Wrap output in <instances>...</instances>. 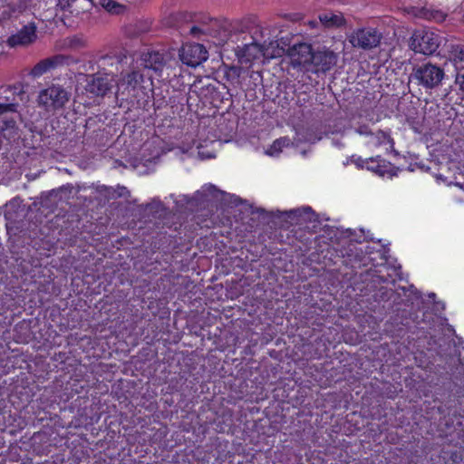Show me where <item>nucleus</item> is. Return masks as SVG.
Returning a JSON list of instances; mask_svg holds the SVG:
<instances>
[{
	"instance_id": "1",
	"label": "nucleus",
	"mask_w": 464,
	"mask_h": 464,
	"mask_svg": "<svg viewBox=\"0 0 464 464\" xmlns=\"http://www.w3.org/2000/svg\"><path fill=\"white\" fill-rule=\"evenodd\" d=\"M152 77L153 74H145L135 67L116 82L115 94L121 99L137 98L152 84Z\"/></svg>"
},
{
	"instance_id": "2",
	"label": "nucleus",
	"mask_w": 464,
	"mask_h": 464,
	"mask_svg": "<svg viewBox=\"0 0 464 464\" xmlns=\"http://www.w3.org/2000/svg\"><path fill=\"white\" fill-rule=\"evenodd\" d=\"M71 92L65 87L60 84H51L41 90L37 95L38 106L45 111L55 112L63 109L70 101Z\"/></svg>"
},
{
	"instance_id": "3",
	"label": "nucleus",
	"mask_w": 464,
	"mask_h": 464,
	"mask_svg": "<svg viewBox=\"0 0 464 464\" xmlns=\"http://www.w3.org/2000/svg\"><path fill=\"white\" fill-rule=\"evenodd\" d=\"M442 38L434 30L420 28L413 32L410 38V48L417 53L425 55L434 53L440 45Z\"/></svg>"
},
{
	"instance_id": "4",
	"label": "nucleus",
	"mask_w": 464,
	"mask_h": 464,
	"mask_svg": "<svg viewBox=\"0 0 464 464\" xmlns=\"http://www.w3.org/2000/svg\"><path fill=\"white\" fill-rule=\"evenodd\" d=\"M444 76L443 69L430 63L418 66L412 72L413 79L425 89L438 87L440 85Z\"/></svg>"
},
{
	"instance_id": "5",
	"label": "nucleus",
	"mask_w": 464,
	"mask_h": 464,
	"mask_svg": "<svg viewBox=\"0 0 464 464\" xmlns=\"http://www.w3.org/2000/svg\"><path fill=\"white\" fill-rule=\"evenodd\" d=\"M382 34L373 27H362L353 30L348 36V42L354 48L371 50L377 47Z\"/></svg>"
},
{
	"instance_id": "6",
	"label": "nucleus",
	"mask_w": 464,
	"mask_h": 464,
	"mask_svg": "<svg viewBox=\"0 0 464 464\" xmlns=\"http://www.w3.org/2000/svg\"><path fill=\"white\" fill-rule=\"evenodd\" d=\"M338 61V54L327 47L313 51V60L309 72L319 73L326 72L334 67Z\"/></svg>"
},
{
	"instance_id": "7",
	"label": "nucleus",
	"mask_w": 464,
	"mask_h": 464,
	"mask_svg": "<svg viewBox=\"0 0 464 464\" xmlns=\"http://www.w3.org/2000/svg\"><path fill=\"white\" fill-rule=\"evenodd\" d=\"M287 55L293 67L309 72L313 60V50L310 44L305 43L294 44L287 50Z\"/></svg>"
},
{
	"instance_id": "8",
	"label": "nucleus",
	"mask_w": 464,
	"mask_h": 464,
	"mask_svg": "<svg viewBox=\"0 0 464 464\" xmlns=\"http://www.w3.org/2000/svg\"><path fill=\"white\" fill-rule=\"evenodd\" d=\"M179 55L183 63L196 67L208 59V51L200 44H185Z\"/></svg>"
},
{
	"instance_id": "9",
	"label": "nucleus",
	"mask_w": 464,
	"mask_h": 464,
	"mask_svg": "<svg viewBox=\"0 0 464 464\" xmlns=\"http://www.w3.org/2000/svg\"><path fill=\"white\" fill-rule=\"evenodd\" d=\"M164 59L158 52L143 53L136 62V68L145 74H158L164 67Z\"/></svg>"
},
{
	"instance_id": "10",
	"label": "nucleus",
	"mask_w": 464,
	"mask_h": 464,
	"mask_svg": "<svg viewBox=\"0 0 464 464\" xmlns=\"http://www.w3.org/2000/svg\"><path fill=\"white\" fill-rule=\"evenodd\" d=\"M36 39V26L34 24L30 23L12 34L7 39V44L11 47H24L34 44Z\"/></svg>"
},
{
	"instance_id": "11",
	"label": "nucleus",
	"mask_w": 464,
	"mask_h": 464,
	"mask_svg": "<svg viewBox=\"0 0 464 464\" xmlns=\"http://www.w3.org/2000/svg\"><path fill=\"white\" fill-rule=\"evenodd\" d=\"M114 82L113 75L99 72L90 78L86 90L97 96H103L114 86Z\"/></svg>"
},
{
	"instance_id": "12",
	"label": "nucleus",
	"mask_w": 464,
	"mask_h": 464,
	"mask_svg": "<svg viewBox=\"0 0 464 464\" xmlns=\"http://www.w3.org/2000/svg\"><path fill=\"white\" fill-rule=\"evenodd\" d=\"M236 54L241 64L251 65L255 62H264L262 45L257 44H250L243 47H238Z\"/></svg>"
},
{
	"instance_id": "13",
	"label": "nucleus",
	"mask_w": 464,
	"mask_h": 464,
	"mask_svg": "<svg viewBox=\"0 0 464 464\" xmlns=\"http://www.w3.org/2000/svg\"><path fill=\"white\" fill-rule=\"evenodd\" d=\"M63 62V57L59 56V55L44 59V60L40 61L39 63H37L32 68L29 74H30V76H32L34 79L40 78L44 74L49 72L50 71H52L53 69L57 67Z\"/></svg>"
},
{
	"instance_id": "14",
	"label": "nucleus",
	"mask_w": 464,
	"mask_h": 464,
	"mask_svg": "<svg viewBox=\"0 0 464 464\" xmlns=\"http://www.w3.org/2000/svg\"><path fill=\"white\" fill-rule=\"evenodd\" d=\"M17 102L16 98L14 97L10 102H0V120L4 122L5 127H0V130L5 132V130L12 131L14 128V121L6 119L5 114L9 112H14L16 111Z\"/></svg>"
},
{
	"instance_id": "15",
	"label": "nucleus",
	"mask_w": 464,
	"mask_h": 464,
	"mask_svg": "<svg viewBox=\"0 0 464 464\" xmlns=\"http://www.w3.org/2000/svg\"><path fill=\"white\" fill-rule=\"evenodd\" d=\"M449 60L457 71L464 69V45H451L449 50Z\"/></svg>"
},
{
	"instance_id": "16",
	"label": "nucleus",
	"mask_w": 464,
	"mask_h": 464,
	"mask_svg": "<svg viewBox=\"0 0 464 464\" xmlns=\"http://www.w3.org/2000/svg\"><path fill=\"white\" fill-rule=\"evenodd\" d=\"M319 21L326 28L342 26L345 19L342 14L324 13L319 15Z\"/></svg>"
},
{
	"instance_id": "17",
	"label": "nucleus",
	"mask_w": 464,
	"mask_h": 464,
	"mask_svg": "<svg viewBox=\"0 0 464 464\" xmlns=\"http://www.w3.org/2000/svg\"><path fill=\"white\" fill-rule=\"evenodd\" d=\"M368 144L372 147H380L382 145L392 146V140L388 134L382 130H378L371 134Z\"/></svg>"
},
{
	"instance_id": "18",
	"label": "nucleus",
	"mask_w": 464,
	"mask_h": 464,
	"mask_svg": "<svg viewBox=\"0 0 464 464\" xmlns=\"http://www.w3.org/2000/svg\"><path fill=\"white\" fill-rule=\"evenodd\" d=\"M218 194H222L214 185L207 184L204 185L200 190L196 193V197L202 200H209L211 198H217Z\"/></svg>"
},
{
	"instance_id": "19",
	"label": "nucleus",
	"mask_w": 464,
	"mask_h": 464,
	"mask_svg": "<svg viewBox=\"0 0 464 464\" xmlns=\"http://www.w3.org/2000/svg\"><path fill=\"white\" fill-rule=\"evenodd\" d=\"M262 51L264 53V61L279 57L284 53V49L278 46V44L274 42H271L266 45H262Z\"/></svg>"
},
{
	"instance_id": "20",
	"label": "nucleus",
	"mask_w": 464,
	"mask_h": 464,
	"mask_svg": "<svg viewBox=\"0 0 464 464\" xmlns=\"http://www.w3.org/2000/svg\"><path fill=\"white\" fill-rule=\"evenodd\" d=\"M290 144L289 139L284 137L277 139L274 143L267 149L266 153L272 157H277L282 151L283 148L288 147Z\"/></svg>"
},
{
	"instance_id": "21",
	"label": "nucleus",
	"mask_w": 464,
	"mask_h": 464,
	"mask_svg": "<svg viewBox=\"0 0 464 464\" xmlns=\"http://www.w3.org/2000/svg\"><path fill=\"white\" fill-rule=\"evenodd\" d=\"M102 6L109 13L119 14L124 12V6L117 4L112 0H102L101 2Z\"/></svg>"
},
{
	"instance_id": "22",
	"label": "nucleus",
	"mask_w": 464,
	"mask_h": 464,
	"mask_svg": "<svg viewBox=\"0 0 464 464\" xmlns=\"http://www.w3.org/2000/svg\"><path fill=\"white\" fill-rule=\"evenodd\" d=\"M85 44V41L82 38V37H79V36H72V37H68L66 40H65V44L68 48H72V49H78V48H81Z\"/></svg>"
},
{
	"instance_id": "23",
	"label": "nucleus",
	"mask_w": 464,
	"mask_h": 464,
	"mask_svg": "<svg viewBox=\"0 0 464 464\" xmlns=\"http://www.w3.org/2000/svg\"><path fill=\"white\" fill-rule=\"evenodd\" d=\"M312 211L311 208H296V209H291L286 212L289 218H298L301 217L303 214H309Z\"/></svg>"
},
{
	"instance_id": "24",
	"label": "nucleus",
	"mask_w": 464,
	"mask_h": 464,
	"mask_svg": "<svg viewBox=\"0 0 464 464\" xmlns=\"http://www.w3.org/2000/svg\"><path fill=\"white\" fill-rule=\"evenodd\" d=\"M427 18L432 19V20L440 23V22H442L445 20L446 14L440 11H434Z\"/></svg>"
},
{
	"instance_id": "25",
	"label": "nucleus",
	"mask_w": 464,
	"mask_h": 464,
	"mask_svg": "<svg viewBox=\"0 0 464 464\" xmlns=\"http://www.w3.org/2000/svg\"><path fill=\"white\" fill-rule=\"evenodd\" d=\"M455 83L459 89L464 92V72H458L455 78Z\"/></svg>"
},
{
	"instance_id": "26",
	"label": "nucleus",
	"mask_w": 464,
	"mask_h": 464,
	"mask_svg": "<svg viewBox=\"0 0 464 464\" xmlns=\"http://www.w3.org/2000/svg\"><path fill=\"white\" fill-rule=\"evenodd\" d=\"M356 132L359 133L360 135H365V136H371V134L372 133V130L369 129L368 126H360L357 130H356Z\"/></svg>"
},
{
	"instance_id": "27",
	"label": "nucleus",
	"mask_w": 464,
	"mask_h": 464,
	"mask_svg": "<svg viewBox=\"0 0 464 464\" xmlns=\"http://www.w3.org/2000/svg\"><path fill=\"white\" fill-rule=\"evenodd\" d=\"M199 32H200V29L197 26H192L189 31L190 34L193 36H196Z\"/></svg>"
},
{
	"instance_id": "28",
	"label": "nucleus",
	"mask_w": 464,
	"mask_h": 464,
	"mask_svg": "<svg viewBox=\"0 0 464 464\" xmlns=\"http://www.w3.org/2000/svg\"><path fill=\"white\" fill-rule=\"evenodd\" d=\"M178 16H179V14H174V15H172L170 18H171L172 20H174V21H173V22H169V25H171V26H176L177 24H176V23H175V22H176V20H177Z\"/></svg>"
},
{
	"instance_id": "29",
	"label": "nucleus",
	"mask_w": 464,
	"mask_h": 464,
	"mask_svg": "<svg viewBox=\"0 0 464 464\" xmlns=\"http://www.w3.org/2000/svg\"><path fill=\"white\" fill-rule=\"evenodd\" d=\"M309 24H310L312 27H314V26H316L317 22H316V21H311V22L309 23Z\"/></svg>"
},
{
	"instance_id": "30",
	"label": "nucleus",
	"mask_w": 464,
	"mask_h": 464,
	"mask_svg": "<svg viewBox=\"0 0 464 464\" xmlns=\"http://www.w3.org/2000/svg\"><path fill=\"white\" fill-rule=\"evenodd\" d=\"M377 171L380 173V175H383V172L381 171L380 169H378Z\"/></svg>"
}]
</instances>
